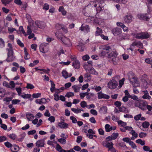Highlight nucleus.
Returning <instances> with one entry per match:
<instances>
[{"mask_svg": "<svg viewBox=\"0 0 152 152\" xmlns=\"http://www.w3.org/2000/svg\"><path fill=\"white\" fill-rule=\"evenodd\" d=\"M118 53L115 50L112 51L111 48L109 46H106L105 48L101 50L99 56L102 57H107L109 58L117 57Z\"/></svg>", "mask_w": 152, "mask_h": 152, "instance_id": "f257e3e1", "label": "nucleus"}, {"mask_svg": "<svg viewBox=\"0 0 152 152\" xmlns=\"http://www.w3.org/2000/svg\"><path fill=\"white\" fill-rule=\"evenodd\" d=\"M135 46H137L140 48H143V44L141 42L135 41L133 42L130 45L129 48H127L129 53L133 56H135L136 55V50H134L135 48Z\"/></svg>", "mask_w": 152, "mask_h": 152, "instance_id": "f03ea898", "label": "nucleus"}, {"mask_svg": "<svg viewBox=\"0 0 152 152\" xmlns=\"http://www.w3.org/2000/svg\"><path fill=\"white\" fill-rule=\"evenodd\" d=\"M112 33L115 36H118V39L119 40H121L124 39L123 37L121 36L122 30L121 28L116 27L113 28L112 30Z\"/></svg>", "mask_w": 152, "mask_h": 152, "instance_id": "7ed1b4c3", "label": "nucleus"}, {"mask_svg": "<svg viewBox=\"0 0 152 152\" xmlns=\"http://www.w3.org/2000/svg\"><path fill=\"white\" fill-rule=\"evenodd\" d=\"M147 102L144 100L139 99L134 103V105L136 107H138L142 110H146V106Z\"/></svg>", "mask_w": 152, "mask_h": 152, "instance_id": "20e7f679", "label": "nucleus"}, {"mask_svg": "<svg viewBox=\"0 0 152 152\" xmlns=\"http://www.w3.org/2000/svg\"><path fill=\"white\" fill-rule=\"evenodd\" d=\"M150 34L147 32H141L135 34V37L138 39H146L150 37Z\"/></svg>", "mask_w": 152, "mask_h": 152, "instance_id": "39448f33", "label": "nucleus"}, {"mask_svg": "<svg viewBox=\"0 0 152 152\" xmlns=\"http://www.w3.org/2000/svg\"><path fill=\"white\" fill-rule=\"evenodd\" d=\"M118 86V83L113 79L110 80L107 84L108 87L111 89L115 88Z\"/></svg>", "mask_w": 152, "mask_h": 152, "instance_id": "423d86ee", "label": "nucleus"}, {"mask_svg": "<svg viewBox=\"0 0 152 152\" xmlns=\"http://www.w3.org/2000/svg\"><path fill=\"white\" fill-rule=\"evenodd\" d=\"M129 80L134 87H135L134 84L137 82V78L134 76L132 73H131L128 75Z\"/></svg>", "mask_w": 152, "mask_h": 152, "instance_id": "0eeeda50", "label": "nucleus"}, {"mask_svg": "<svg viewBox=\"0 0 152 152\" xmlns=\"http://www.w3.org/2000/svg\"><path fill=\"white\" fill-rule=\"evenodd\" d=\"M49 48V45L46 43H42L40 46L39 49L40 51L43 53H45L47 52Z\"/></svg>", "mask_w": 152, "mask_h": 152, "instance_id": "6e6552de", "label": "nucleus"}, {"mask_svg": "<svg viewBox=\"0 0 152 152\" xmlns=\"http://www.w3.org/2000/svg\"><path fill=\"white\" fill-rule=\"evenodd\" d=\"M114 144L112 142L110 143H104L103 146L108 148V151L111 152H116V150L113 147Z\"/></svg>", "mask_w": 152, "mask_h": 152, "instance_id": "1a4fd4ad", "label": "nucleus"}, {"mask_svg": "<svg viewBox=\"0 0 152 152\" xmlns=\"http://www.w3.org/2000/svg\"><path fill=\"white\" fill-rule=\"evenodd\" d=\"M79 30L83 31L86 33H88L90 31V28L89 26L84 23L82 24L81 26L79 28Z\"/></svg>", "mask_w": 152, "mask_h": 152, "instance_id": "9d476101", "label": "nucleus"}, {"mask_svg": "<svg viewBox=\"0 0 152 152\" xmlns=\"http://www.w3.org/2000/svg\"><path fill=\"white\" fill-rule=\"evenodd\" d=\"M72 59H73L74 61L72 63V66L74 68L76 69H78L80 68V62L76 58H72Z\"/></svg>", "mask_w": 152, "mask_h": 152, "instance_id": "9b49d317", "label": "nucleus"}, {"mask_svg": "<svg viewBox=\"0 0 152 152\" xmlns=\"http://www.w3.org/2000/svg\"><path fill=\"white\" fill-rule=\"evenodd\" d=\"M132 16L131 15H128L124 18V23H129L132 21Z\"/></svg>", "mask_w": 152, "mask_h": 152, "instance_id": "f8f14e48", "label": "nucleus"}, {"mask_svg": "<svg viewBox=\"0 0 152 152\" xmlns=\"http://www.w3.org/2000/svg\"><path fill=\"white\" fill-rule=\"evenodd\" d=\"M98 98L99 99H108L110 98V96L106 94H103L102 92H99L98 93Z\"/></svg>", "mask_w": 152, "mask_h": 152, "instance_id": "ddd939ff", "label": "nucleus"}, {"mask_svg": "<svg viewBox=\"0 0 152 152\" xmlns=\"http://www.w3.org/2000/svg\"><path fill=\"white\" fill-rule=\"evenodd\" d=\"M62 41L64 44L68 47L71 46L72 45V44L70 40L68 38H67L65 37H63L62 38Z\"/></svg>", "mask_w": 152, "mask_h": 152, "instance_id": "4468645a", "label": "nucleus"}, {"mask_svg": "<svg viewBox=\"0 0 152 152\" xmlns=\"http://www.w3.org/2000/svg\"><path fill=\"white\" fill-rule=\"evenodd\" d=\"M36 146L38 147H42L45 145V140L44 139L38 140L36 143Z\"/></svg>", "mask_w": 152, "mask_h": 152, "instance_id": "2eb2a0df", "label": "nucleus"}, {"mask_svg": "<svg viewBox=\"0 0 152 152\" xmlns=\"http://www.w3.org/2000/svg\"><path fill=\"white\" fill-rule=\"evenodd\" d=\"M35 24L37 27L41 28H43L46 26L44 23L39 21H36Z\"/></svg>", "mask_w": 152, "mask_h": 152, "instance_id": "dca6fc26", "label": "nucleus"}, {"mask_svg": "<svg viewBox=\"0 0 152 152\" xmlns=\"http://www.w3.org/2000/svg\"><path fill=\"white\" fill-rule=\"evenodd\" d=\"M139 18L141 20H145L148 21L150 19V18L146 14H142L139 15Z\"/></svg>", "mask_w": 152, "mask_h": 152, "instance_id": "f3484780", "label": "nucleus"}, {"mask_svg": "<svg viewBox=\"0 0 152 152\" xmlns=\"http://www.w3.org/2000/svg\"><path fill=\"white\" fill-rule=\"evenodd\" d=\"M62 76L65 79L71 77L72 75L71 73H68L66 70H64L62 72Z\"/></svg>", "mask_w": 152, "mask_h": 152, "instance_id": "a211bd4d", "label": "nucleus"}, {"mask_svg": "<svg viewBox=\"0 0 152 152\" xmlns=\"http://www.w3.org/2000/svg\"><path fill=\"white\" fill-rule=\"evenodd\" d=\"M77 48L78 50L81 52L83 51L85 49L84 45L82 42H80L77 46Z\"/></svg>", "mask_w": 152, "mask_h": 152, "instance_id": "6ab92c4d", "label": "nucleus"}, {"mask_svg": "<svg viewBox=\"0 0 152 152\" xmlns=\"http://www.w3.org/2000/svg\"><path fill=\"white\" fill-rule=\"evenodd\" d=\"M129 133L132 135V137L131 138V139L132 140H134L138 137L137 133L134 130H132Z\"/></svg>", "mask_w": 152, "mask_h": 152, "instance_id": "aec40b11", "label": "nucleus"}, {"mask_svg": "<svg viewBox=\"0 0 152 152\" xmlns=\"http://www.w3.org/2000/svg\"><path fill=\"white\" fill-rule=\"evenodd\" d=\"M58 125L60 128L63 129L67 128L68 126V124L64 122L58 123Z\"/></svg>", "mask_w": 152, "mask_h": 152, "instance_id": "412c9836", "label": "nucleus"}, {"mask_svg": "<svg viewBox=\"0 0 152 152\" xmlns=\"http://www.w3.org/2000/svg\"><path fill=\"white\" fill-rule=\"evenodd\" d=\"M112 140H113L111 136H109L107 137L105 139V140L103 141L102 143V145L103 146V145H104V143H110L111 142H109V141H111Z\"/></svg>", "mask_w": 152, "mask_h": 152, "instance_id": "4be33fe9", "label": "nucleus"}, {"mask_svg": "<svg viewBox=\"0 0 152 152\" xmlns=\"http://www.w3.org/2000/svg\"><path fill=\"white\" fill-rule=\"evenodd\" d=\"M11 150L12 152H17L19 150V148L18 146L16 145H12L11 148Z\"/></svg>", "mask_w": 152, "mask_h": 152, "instance_id": "5701e85b", "label": "nucleus"}, {"mask_svg": "<svg viewBox=\"0 0 152 152\" xmlns=\"http://www.w3.org/2000/svg\"><path fill=\"white\" fill-rule=\"evenodd\" d=\"M81 85H75L72 86V88L75 92H78L81 88Z\"/></svg>", "mask_w": 152, "mask_h": 152, "instance_id": "b1692460", "label": "nucleus"}, {"mask_svg": "<svg viewBox=\"0 0 152 152\" xmlns=\"http://www.w3.org/2000/svg\"><path fill=\"white\" fill-rule=\"evenodd\" d=\"M118 109H120V112H124V113H129V111L126 107L124 106L120 107Z\"/></svg>", "mask_w": 152, "mask_h": 152, "instance_id": "393cba45", "label": "nucleus"}, {"mask_svg": "<svg viewBox=\"0 0 152 152\" xmlns=\"http://www.w3.org/2000/svg\"><path fill=\"white\" fill-rule=\"evenodd\" d=\"M6 94V91L3 89L0 88V99L3 97Z\"/></svg>", "mask_w": 152, "mask_h": 152, "instance_id": "a878e982", "label": "nucleus"}, {"mask_svg": "<svg viewBox=\"0 0 152 152\" xmlns=\"http://www.w3.org/2000/svg\"><path fill=\"white\" fill-rule=\"evenodd\" d=\"M89 73L91 74H94L97 75L98 73L94 69L91 67L89 71Z\"/></svg>", "mask_w": 152, "mask_h": 152, "instance_id": "bb28decb", "label": "nucleus"}, {"mask_svg": "<svg viewBox=\"0 0 152 152\" xmlns=\"http://www.w3.org/2000/svg\"><path fill=\"white\" fill-rule=\"evenodd\" d=\"M26 117L28 121H31L34 118L33 115L31 113H28L26 114Z\"/></svg>", "mask_w": 152, "mask_h": 152, "instance_id": "cd10ccee", "label": "nucleus"}, {"mask_svg": "<svg viewBox=\"0 0 152 152\" xmlns=\"http://www.w3.org/2000/svg\"><path fill=\"white\" fill-rule=\"evenodd\" d=\"M105 131L107 132H109L112 130V126L108 124H106L105 126Z\"/></svg>", "mask_w": 152, "mask_h": 152, "instance_id": "c85d7f7f", "label": "nucleus"}, {"mask_svg": "<svg viewBox=\"0 0 152 152\" xmlns=\"http://www.w3.org/2000/svg\"><path fill=\"white\" fill-rule=\"evenodd\" d=\"M56 35L57 37L58 38L61 39V40H62V38L65 37L61 33L57 32L56 33Z\"/></svg>", "mask_w": 152, "mask_h": 152, "instance_id": "c756f323", "label": "nucleus"}, {"mask_svg": "<svg viewBox=\"0 0 152 152\" xmlns=\"http://www.w3.org/2000/svg\"><path fill=\"white\" fill-rule=\"evenodd\" d=\"M40 71L42 72H38V73H39L41 74H48L49 72L50 71V69H41L40 70Z\"/></svg>", "mask_w": 152, "mask_h": 152, "instance_id": "7c9ffc66", "label": "nucleus"}, {"mask_svg": "<svg viewBox=\"0 0 152 152\" xmlns=\"http://www.w3.org/2000/svg\"><path fill=\"white\" fill-rule=\"evenodd\" d=\"M102 33V29L98 27L96 28V31L95 32L96 36H98L100 35Z\"/></svg>", "mask_w": 152, "mask_h": 152, "instance_id": "2f4dec72", "label": "nucleus"}, {"mask_svg": "<svg viewBox=\"0 0 152 152\" xmlns=\"http://www.w3.org/2000/svg\"><path fill=\"white\" fill-rule=\"evenodd\" d=\"M12 1V0H1L2 3L5 6L9 4Z\"/></svg>", "mask_w": 152, "mask_h": 152, "instance_id": "473e14b6", "label": "nucleus"}, {"mask_svg": "<svg viewBox=\"0 0 152 152\" xmlns=\"http://www.w3.org/2000/svg\"><path fill=\"white\" fill-rule=\"evenodd\" d=\"M107 108L105 106H103L100 109V111L103 114H105L106 113Z\"/></svg>", "mask_w": 152, "mask_h": 152, "instance_id": "72a5a7b5", "label": "nucleus"}, {"mask_svg": "<svg viewBox=\"0 0 152 152\" xmlns=\"http://www.w3.org/2000/svg\"><path fill=\"white\" fill-rule=\"evenodd\" d=\"M118 145L121 147V149L125 150L127 148L125 143L123 142H121L118 143Z\"/></svg>", "mask_w": 152, "mask_h": 152, "instance_id": "f704fd0d", "label": "nucleus"}, {"mask_svg": "<svg viewBox=\"0 0 152 152\" xmlns=\"http://www.w3.org/2000/svg\"><path fill=\"white\" fill-rule=\"evenodd\" d=\"M136 142L137 143L140 144L142 145H145V141H143L141 139H138L136 140Z\"/></svg>", "mask_w": 152, "mask_h": 152, "instance_id": "c9c22d12", "label": "nucleus"}, {"mask_svg": "<svg viewBox=\"0 0 152 152\" xmlns=\"http://www.w3.org/2000/svg\"><path fill=\"white\" fill-rule=\"evenodd\" d=\"M66 139L64 138H60L58 139V141L62 144H65L66 142Z\"/></svg>", "mask_w": 152, "mask_h": 152, "instance_id": "e433bc0d", "label": "nucleus"}, {"mask_svg": "<svg viewBox=\"0 0 152 152\" xmlns=\"http://www.w3.org/2000/svg\"><path fill=\"white\" fill-rule=\"evenodd\" d=\"M91 66L88 65L87 64H85L83 65V67L85 70L86 71H89L90 70V69L91 67Z\"/></svg>", "mask_w": 152, "mask_h": 152, "instance_id": "4c0bfd02", "label": "nucleus"}, {"mask_svg": "<svg viewBox=\"0 0 152 152\" xmlns=\"http://www.w3.org/2000/svg\"><path fill=\"white\" fill-rule=\"evenodd\" d=\"M149 125L150 124L148 122L145 121L142 123V126L143 128H147L148 127Z\"/></svg>", "mask_w": 152, "mask_h": 152, "instance_id": "58836bf2", "label": "nucleus"}, {"mask_svg": "<svg viewBox=\"0 0 152 152\" xmlns=\"http://www.w3.org/2000/svg\"><path fill=\"white\" fill-rule=\"evenodd\" d=\"M14 58L13 55L8 56V57L6 59V61L7 62L12 61L14 60Z\"/></svg>", "mask_w": 152, "mask_h": 152, "instance_id": "ea45409f", "label": "nucleus"}, {"mask_svg": "<svg viewBox=\"0 0 152 152\" xmlns=\"http://www.w3.org/2000/svg\"><path fill=\"white\" fill-rule=\"evenodd\" d=\"M5 46V43L4 40L2 38H0V48H2Z\"/></svg>", "mask_w": 152, "mask_h": 152, "instance_id": "a19ab883", "label": "nucleus"}, {"mask_svg": "<svg viewBox=\"0 0 152 152\" xmlns=\"http://www.w3.org/2000/svg\"><path fill=\"white\" fill-rule=\"evenodd\" d=\"M118 136V133H114L112 134L111 136L113 140L116 139Z\"/></svg>", "mask_w": 152, "mask_h": 152, "instance_id": "79ce46f5", "label": "nucleus"}, {"mask_svg": "<svg viewBox=\"0 0 152 152\" xmlns=\"http://www.w3.org/2000/svg\"><path fill=\"white\" fill-rule=\"evenodd\" d=\"M71 110L73 112L76 113H81V111H83V110H82L80 109H75L74 108H72Z\"/></svg>", "mask_w": 152, "mask_h": 152, "instance_id": "37998d69", "label": "nucleus"}, {"mask_svg": "<svg viewBox=\"0 0 152 152\" xmlns=\"http://www.w3.org/2000/svg\"><path fill=\"white\" fill-rule=\"evenodd\" d=\"M74 96V94L72 92H68L67 93L65 96L68 98H69L70 97H72Z\"/></svg>", "mask_w": 152, "mask_h": 152, "instance_id": "c03bdc74", "label": "nucleus"}, {"mask_svg": "<svg viewBox=\"0 0 152 152\" xmlns=\"http://www.w3.org/2000/svg\"><path fill=\"white\" fill-rule=\"evenodd\" d=\"M31 95L29 94H25L21 96L22 98L25 99H29L31 97Z\"/></svg>", "mask_w": 152, "mask_h": 152, "instance_id": "a18cd8bd", "label": "nucleus"}, {"mask_svg": "<svg viewBox=\"0 0 152 152\" xmlns=\"http://www.w3.org/2000/svg\"><path fill=\"white\" fill-rule=\"evenodd\" d=\"M63 25H62L59 23L56 24L55 26V28L57 30H59L62 29Z\"/></svg>", "mask_w": 152, "mask_h": 152, "instance_id": "49530a36", "label": "nucleus"}, {"mask_svg": "<svg viewBox=\"0 0 152 152\" xmlns=\"http://www.w3.org/2000/svg\"><path fill=\"white\" fill-rule=\"evenodd\" d=\"M146 108L148 110V111L146 113L149 114V112L151 111L152 110V105L151 106L149 105H148L146 104Z\"/></svg>", "mask_w": 152, "mask_h": 152, "instance_id": "de8ad7c7", "label": "nucleus"}, {"mask_svg": "<svg viewBox=\"0 0 152 152\" xmlns=\"http://www.w3.org/2000/svg\"><path fill=\"white\" fill-rule=\"evenodd\" d=\"M26 88L27 89H33L34 88V86L32 84L27 83Z\"/></svg>", "mask_w": 152, "mask_h": 152, "instance_id": "09e8293b", "label": "nucleus"}, {"mask_svg": "<svg viewBox=\"0 0 152 152\" xmlns=\"http://www.w3.org/2000/svg\"><path fill=\"white\" fill-rule=\"evenodd\" d=\"M27 31L26 32V36L27 35H29L31 33L32 31L31 29L30 26H27Z\"/></svg>", "mask_w": 152, "mask_h": 152, "instance_id": "8fccbe9b", "label": "nucleus"}, {"mask_svg": "<svg viewBox=\"0 0 152 152\" xmlns=\"http://www.w3.org/2000/svg\"><path fill=\"white\" fill-rule=\"evenodd\" d=\"M118 124L119 125H121L122 126H126V123L124 122L121 120L119 121H118Z\"/></svg>", "mask_w": 152, "mask_h": 152, "instance_id": "3c124183", "label": "nucleus"}, {"mask_svg": "<svg viewBox=\"0 0 152 152\" xmlns=\"http://www.w3.org/2000/svg\"><path fill=\"white\" fill-rule=\"evenodd\" d=\"M147 134L143 132H141L139 134V137L140 138L145 137L147 136Z\"/></svg>", "mask_w": 152, "mask_h": 152, "instance_id": "603ef678", "label": "nucleus"}, {"mask_svg": "<svg viewBox=\"0 0 152 152\" xmlns=\"http://www.w3.org/2000/svg\"><path fill=\"white\" fill-rule=\"evenodd\" d=\"M141 116L142 114L141 113H140L134 116V120L136 121H138L140 119Z\"/></svg>", "mask_w": 152, "mask_h": 152, "instance_id": "864d4df0", "label": "nucleus"}, {"mask_svg": "<svg viewBox=\"0 0 152 152\" xmlns=\"http://www.w3.org/2000/svg\"><path fill=\"white\" fill-rule=\"evenodd\" d=\"M129 144L131 146L132 148L135 149L137 148L136 145L133 141H131L129 142Z\"/></svg>", "mask_w": 152, "mask_h": 152, "instance_id": "5fc2aeb1", "label": "nucleus"}, {"mask_svg": "<svg viewBox=\"0 0 152 152\" xmlns=\"http://www.w3.org/2000/svg\"><path fill=\"white\" fill-rule=\"evenodd\" d=\"M41 93H38L36 94H32V97L34 98H37L41 96Z\"/></svg>", "mask_w": 152, "mask_h": 152, "instance_id": "6e6d98bb", "label": "nucleus"}, {"mask_svg": "<svg viewBox=\"0 0 152 152\" xmlns=\"http://www.w3.org/2000/svg\"><path fill=\"white\" fill-rule=\"evenodd\" d=\"M142 98L144 99H151V97L149 95V93L146 94H144Z\"/></svg>", "mask_w": 152, "mask_h": 152, "instance_id": "4d7b16f0", "label": "nucleus"}, {"mask_svg": "<svg viewBox=\"0 0 152 152\" xmlns=\"http://www.w3.org/2000/svg\"><path fill=\"white\" fill-rule=\"evenodd\" d=\"M129 98H130L132 99H133L134 100H137V101L138 100V97L136 96L135 95L133 94L132 95H130V96H129Z\"/></svg>", "mask_w": 152, "mask_h": 152, "instance_id": "13d9d810", "label": "nucleus"}, {"mask_svg": "<svg viewBox=\"0 0 152 152\" xmlns=\"http://www.w3.org/2000/svg\"><path fill=\"white\" fill-rule=\"evenodd\" d=\"M6 49L8 51V56L13 55V51L12 49Z\"/></svg>", "mask_w": 152, "mask_h": 152, "instance_id": "bf43d9fd", "label": "nucleus"}, {"mask_svg": "<svg viewBox=\"0 0 152 152\" xmlns=\"http://www.w3.org/2000/svg\"><path fill=\"white\" fill-rule=\"evenodd\" d=\"M7 29L9 32L11 34L14 31H16V30L15 28L9 27Z\"/></svg>", "mask_w": 152, "mask_h": 152, "instance_id": "052dcab7", "label": "nucleus"}, {"mask_svg": "<svg viewBox=\"0 0 152 152\" xmlns=\"http://www.w3.org/2000/svg\"><path fill=\"white\" fill-rule=\"evenodd\" d=\"M114 104L116 107H118L119 108L121 107V103L118 101H116L114 102Z\"/></svg>", "mask_w": 152, "mask_h": 152, "instance_id": "680f3d73", "label": "nucleus"}, {"mask_svg": "<svg viewBox=\"0 0 152 152\" xmlns=\"http://www.w3.org/2000/svg\"><path fill=\"white\" fill-rule=\"evenodd\" d=\"M93 89L95 90L96 92H98L101 90L102 88L100 86H95L92 88Z\"/></svg>", "mask_w": 152, "mask_h": 152, "instance_id": "e2e57ef3", "label": "nucleus"}, {"mask_svg": "<svg viewBox=\"0 0 152 152\" xmlns=\"http://www.w3.org/2000/svg\"><path fill=\"white\" fill-rule=\"evenodd\" d=\"M70 118L72 120V122L73 123L75 124L77 122V121L75 117L72 116L70 117Z\"/></svg>", "mask_w": 152, "mask_h": 152, "instance_id": "0e129e2a", "label": "nucleus"}, {"mask_svg": "<svg viewBox=\"0 0 152 152\" xmlns=\"http://www.w3.org/2000/svg\"><path fill=\"white\" fill-rule=\"evenodd\" d=\"M16 90L18 93V95L20 96L22 92L21 88L20 87L17 88H16Z\"/></svg>", "mask_w": 152, "mask_h": 152, "instance_id": "69168bd1", "label": "nucleus"}, {"mask_svg": "<svg viewBox=\"0 0 152 152\" xmlns=\"http://www.w3.org/2000/svg\"><path fill=\"white\" fill-rule=\"evenodd\" d=\"M116 25L117 26L120 27L121 28H122L124 27L125 25L123 23L118 22H117L116 23Z\"/></svg>", "mask_w": 152, "mask_h": 152, "instance_id": "338daca9", "label": "nucleus"}, {"mask_svg": "<svg viewBox=\"0 0 152 152\" xmlns=\"http://www.w3.org/2000/svg\"><path fill=\"white\" fill-rule=\"evenodd\" d=\"M73 149L75 150V151H80L81 148L79 146L77 145L75 146H74Z\"/></svg>", "mask_w": 152, "mask_h": 152, "instance_id": "774afa93", "label": "nucleus"}]
</instances>
